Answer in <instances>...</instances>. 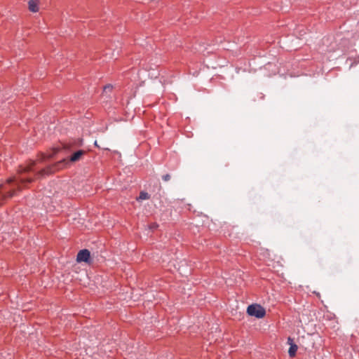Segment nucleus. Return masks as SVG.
I'll return each mask as SVG.
<instances>
[{"mask_svg": "<svg viewBox=\"0 0 359 359\" xmlns=\"http://www.w3.org/2000/svg\"><path fill=\"white\" fill-rule=\"evenodd\" d=\"M85 154L83 150H79L74 153L69 158V160L62 159L51 165H48L46 168L41 169L36 173V176L38 177H43L46 175H51L56 171L62 169L65 165L68 164L69 163H74L79 161L81 157Z\"/></svg>", "mask_w": 359, "mask_h": 359, "instance_id": "nucleus-1", "label": "nucleus"}, {"mask_svg": "<svg viewBox=\"0 0 359 359\" xmlns=\"http://www.w3.org/2000/svg\"><path fill=\"white\" fill-rule=\"evenodd\" d=\"M35 161H31L29 164L25 166H22L20 168L18 171V176L15 177L14 178H9L7 182L11 183L12 182H15L18 189L21 190L22 188L27 186V184L31 183L34 181V179L32 177H25L22 176L24 173L31 172L33 170V167L35 165Z\"/></svg>", "mask_w": 359, "mask_h": 359, "instance_id": "nucleus-2", "label": "nucleus"}, {"mask_svg": "<svg viewBox=\"0 0 359 359\" xmlns=\"http://www.w3.org/2000/svg\"><path fill=\"white\" fill-rule=\"evenodd\" d=\"M248 316L263 318L266 316V310L258 304H252L248 306Z\"/></svg>", "mask_w": 359, "mask_h": 359, "instance_id": "nucleus-3", "label": "nucleus"}, {"mask_svg": "<svg viewBox=\"0 0 359 359\" xmlns=\"http://www.w3.org/2000/svg\"><path fill=\"white\" fill-rule=\"evenodd\" d=\"M6 190V187L4 185H0V206L2 205V201L4 199L12 197L15 192V191L13 189L5 193Z\"/></svg>", "mask_w": 359, "mask_h": 359, "instance_id": "nucleus-4", "label": "nucleus"}, {"mask_svg": "<svg viewBox=\"0 0 359 359\" xmlns=\"http://www.w3.org/2000/svg\"><path fill=\"white\" fill-rule=\"evenodd\" d=\"M90 253L87 249L81 250L79 252L76 257V261L78 262H88L90 259Z\"/></svg>", "mask_w": 359, "mask_h": 359, "instance_id": "nucleus-5", "label": "nucleus"}, {"mask_svg": "<svg viewBox=\"0 0 359 359\" xmlns=\"http://www.w3.org/2000/svg\"><path fill=\"white\" fill-rule=\"evenodd\" d=\"M28 4L30 11L36 13L39 11V2L36 0H30Z\"/></svg>", "mask_w": 359, "mask_h": 359, "instance_id": "nucleus-6", "label": "nucleus"}, {"mask_svg": "<svg viewBox=\"0 0 359 359\" xmlns=\"http://www.w3.org/2000/svg\"><path fill=\"white\" fill-rule=\"evenodd\" d=\"M297 351V346L294 344H290V347L288 351L289 355L290 357H294L296 354V352Z\"/></svg>", "mask_w": 359, "mask_h": 359, "instance_id": "nucleus-7", "label": "nucleus"}, {"mask_svg": "<svg viewBox=\"0 0 359 359\" xmlns=\"http://www.w3.org/2000/svg\"><path fill=\"white\" fill-rule=\"evenodd\" d=\"M149 194L147 192L141 191L139 197L137 198L138 201L140 200H147L149 198Z\"/></svg>", "mask_w": 359, "mask_h": 359, "instance_id": "nucleus-8", "label": "nucleus"}, {"mask_svg": "<svg viewBox=\"0 0 359 359\" xmlns=\"http://www.w3.org/2000/svg\"><path fill=\"white\" fill-rule=\"evenodd\" d=\"M170 175L169 174H166L163 176V180L165 182L170 180Z\"/></svg>", "mask_w": 359, "mask_h": 359, "instance_id": "nucleus-9", "label": "nucleus"}, {"mask_svg": "<svg viewBox=\"0 0 359 359\" xmlns=\"http://www.w3.org/2000/svg\"><path fill=\"white\" fill-rule=\"evenodd\" d=\"M112 88L111 86H107L104 87V90H111Z\"/></svg>", "mask_w": 359, "mask_h": 359, "instance_id": "nucleus-10", "label": "nucleus"}, {"mask_svg": "<svg viewBox=\"0 0 359 359\" xmlns=\"http://www.w3.org/2000/svg\"><path fill=\"white\" fill-rule=\"evenodd\" d=\"M53 155H49L48 156H43V158H52Z\"/></svg>", "mask_w": 359, "mask_h": 359, "instance_id": "nucleus-11", "label": "nucleus"}, {"mask_svg": "<svg viewBox=\"0 0 359 359\" xmlns=\"http://www.w3.org/2000/svg\"><path fill=\"white\" fill-rule=\"evenodd\" d=\"M95 145L96 147H99V146H98V144H97V141H95Z\"/></svg>", "mask_w": 359, "mask_h": 359, "instance_id": "nucleus-12", "label": "nucleus"}]
</instances>
